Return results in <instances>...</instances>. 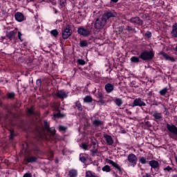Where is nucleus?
<instances>
[{
  "instance_id": "17",
  "label": "nucleus",
  "mask_w": 177,
  "mask_h": 177,
  "mask_svg": "<svg viewBox=\"0 0 177 177\" xmlns=\"http://www.w3.org/2000/svg\"><path fill=\"white\" fill-rule=\"evenodd\" d=\"M47 131V133L48 135H50L48 137H46L47 140H50V139H52V136H53L54 135H55L56 133V129H55V127H51L50 129H48Z\"/></svg>"
},
{
  "instance_id": "59",
  "label": "nucleus",
  "mask_w": 177,
  "mask_h": 177,
  "mask_svg": "<svg viewBox=\"0 0 177 177\" xmlns=\"http://www.w3.org/2000/svg\"><path fill=\"white\" fill-rule=\"evenodd\" d=\"M176 50L177 51V45H176Z\"/></svg>"
},
{
  "instance_id": "32",
  "label": "nucleus",
  "mask_w": 177,
  "mask_h": 177,
  "mask_svg": "<svg viewBox=\"0 0 177 177\" xmlns=\"http://www.w3.org/2000/svg\"><path fill=\"white\" fill-rule=\"evenodd\" d=\"M91 145H88L87 143H83L82 144V148L84 149V150H89L90 148H91Z\"/></svg>"
},
{
  "instance_id": "61",
  "label": "nucleus",
  "mask_w": 177,
  "mask_h": 177,
  "mask_svg": "<svg viewBox=\"0 0 177 177\" xmlns=\"http://www.w3.org/2000/svg\"><path fill=\"white\" fill-rule=\"evenodd\" d=\"M147 176L149 177V176L147 174Z\"/></svg>"
},
{
  "instance_id": "8",
  "label": "nucleus",
  "mask_w": 177,
  "mask_h": 177,
  "mask_svg": "<svg viewBox=\"0 0 177 177\" xmlns=\"http://www.w3.org/2000/svg\"><path fill=\"white\" fill-rule=\"evenodd\" d=\"M53 107L55 111H59V104H54ZM53 115L55 118H64V117H66V114L62 113H60V111H58L57 113H54Z\"/></svg>"
},
{
  "instance_id": "47",
  "label": "nucleus",
  "mask_w": 177,
  "mask_h": 177,
  "mask_svg": "<svg viewBox=\"0 0 177 177\" xmlns=\"http://www.w3.org/2000/svg\"><path fill=\"white\" fill-rule=\"evenodd\" d=\"M23 177H32V174L31 173H26L24 174Z\"/></svg>"
},
{
  "instance_id": "23",
  "label": "nucleus",
  "mask_w": 177,
  "mask_h": 177,
  "mask_svg": "<svg viewBox=\"0 0 177 177\" xmlns=\"http://www.w3.org/2000/svg\"><path fill=\"white\" fill-rule=\"evenodd\" d=\"M163 171L165 174H171V172H174V169L168 165L163 169Z\"/></svg>"
},
{
  "instance_id": "27",
  "label": "nucleus",
  "mask_w": 177,
  "mask_h": 177,
  "mask_svg": "<svg viewBox=\"0 0 177 177\" xmlns=\"http://www.w3.org/2000/svg\"><path fill=\"white\" fill-rule=\"evenodd\" d=\"M139 161L142 165L147 164L149 162V158L142 156L140 158Z\"/></svg>"
},
{
  "instance_id": "21",
  "label": "nucleus",
  "mask_w": 177,
  "mask_h": 177,
  "mask_svg": "<svg viewBox=\"0 0 177 177\" xmlns=\"http://www.w3.org/2000/svg\"><path fill=\"white\" fill-rule=\"evenodd\" d=\"M105 91L107 93H111L114 91V85L111 83H107L105 86Z\"/></svg>"
},
{
  "instance_id": "58",
  "label": "nucleus",
  "mask_w": 177,
  "mask_h": 177,
  "mask_svg": "<svg viewBox=\"0 0 177 177\" xmlns=\"http://www.w3.org/2000/svg\"><path fill=\"white\" fill-rule=\"evenodd\" d=\"M53 3V5H56V3Z\"/></svg>"
},
{
  "instance_id": "4",
  "label": "nucleus",
  "mask_w": 177,
  "mask_h": 177,
  "mask_svg": "<svg viewBox=\"0 0 177 177\" xmlns=\"http://www.w3.org/2000/svg\"><path fill=\"white\" fill-rule=\"evenodd\" d=\"M127 161L129 162V167H136V164L138 162V158H136V155L133 153H130L127 156Z\"/></svg>"
},
{
  "instance_id": "40",
  "label": "nucleus",
  "mask_w": 177,
  "mask_h": 177,
  "mask_svg": "<svg viewBox=\"0 0 177 177\" xmlns=\"http://www.w3.org/2000/svg\"><path fill=\"white\" fill-rule=\"evenodd\" d=\"M80 160L82 162H85V161H86V158L85 157V156L84 154H80Z\"/></svg>"
},
{
  "instance_id": "60",
  "label": "nucleus",
  "mask_w": 177,
  "mask_h": 177,
  "mask_svg": "<svg viewBox=\"0 0 177 177\" xmlns=\"http://www.w3.org/2000/svg\"><path fill=\"white\" fill-rule=\"evenodd\" d=\"M151 1H157V0H151Z\"/></svg>"
},
{
  "instance_id": "33",
  "label": "nucleus",
  "mask_w": 177,
  "mask_h": 177,
  "mask_svg": "<svg viewBox=\"0 0 177 177\" xmlns=\"http://www.w3.org/2000/svg\"><path fill=\"white\" fill-rule=\"evenodd\" d=\"M115 103L118 106V107H120L122 104V100L120 98H116L115 100Z\"/></svg>"
},
{
  "instance_id": "43",
  "label": "nucleus",
  "mask_w": 177,
  "mask_h": 177,
  "mask_svg": "<svg viewBox=\"0 0 177 177\" xmlns=\"http://www.w3.org/2000/svg\"><path fill=\"white\" fill-rule=\"evenodd\" d=\"M17 35L19 41H21V42H23V39L21 38V37H23V34H21V32H18Z\"/></svg>"
},
{
  "instance_id": "44",
  "label": "nucleus",
  "mask_w": 177,
  "mask_h": 177,
  "mask_svg": "<svg viewBox=\"0 0 177 177\" xmlns=\"http://www.w3.org/2000/svg\"><path fill=\"white\" fill-rule=\"evenodd\" d=\"M44 128L46 131L49 129V123L46 120L44 121Z\"/></svg>"
},
{
  "instance_id": "2",
  "label": "nucleus",
  "mask_w": 177,
  "mask_h": 177,
  "mask_svg": "<svg viewBox=\"0 0 177 177\" xmlns=\"http://www.w3.org/2000/svg\"><path fill=\"white\" fill-rule=\"evenodd\" d=\"M106 23L104 17H100L97 18L94 22V28L95 30H102L104 28V26H106Z\"/></svg>"
},
{
  "instance_id": "52",
  "label": "nucleus",
  "mask_w": 177,
  "mask_h": 177,
  "mask_svg": "<svg viewBox=\"0 0 177 177\" xmlns=\"http://www.w3.org/2000/svg\"><path fill=\"white\" fill-rule=\"evenodd\" d=\"M113 176H114V177H117V176H118V175L117 174V173H115V172H113Z\"/></svg>"
},
{
  "instance_id": "56",
  "label": "nucleus",
  "mask_w": 177,
  "mask_h": 177,
  "mask_svg": "<svg viewBox=\"0 0 177 177\" xmlns=\"http://www.w3.org/2000/svg\"><path fill=\"white\" fill-rule=\"evenodd\" d=\"M92 144L93 145V146H96V143L95 142H92Z\"/></svg>"
},
{
  "instance_id": "11",
  "label": "nucleus",
  "mask_w": 177,
  "mask_h": 177,
  "mask_svg": "<svg viewBox=\"0 0 177 177\" xmlns=\"http://www.w3.org/2000/svg\"><path fill=\"white\" fill-rule=\"evenodd\" d=\"M151 114H152V117H153L156 122H158V121H161L162 120V113L157 111H154L151 112Z\"/></svg>"
},
{
  "instance_id": "7",
  "label": "nucleus",
  "mask_w": 177,
  "mask_h": 177,
  "mask_svg": "<svg viewBox=\"0 0 177 177\" xmlns=\"http://www.w3.org/2000/svg\"><path fill=\"white\" fill-rule=\"evenodd\" d=\"M130 22L134 26H143V20L140 19L139 17H133L130 19Z\"/></svg>"
},
{
  "instance_id": "29",
  "label": "nucleus",
  "mask_w": 177,
  "mask_h": 177,
  "mask_svg": "<svg viewBox=\"0 0 177 177\" xmlns=\"http://www.w3.org/2000/svg\"><path fill=\"white\" fill-rule=\"evenodd\" d=\"M75 107L77 108V110L79 111H82V105L81 104V102L80 101H76L75 102Z\"/></svg>"
},
{
  "instance_id": "5",
  "label": "nucleus",
  "mask_w": 177,
  "mask_h": 177,
  "mask_svg": "<svg viewBox=\"0 0 177 177\" xmlns=\"http://www.w3.org/2000/svg\"><path fill=\"white\" fill-rule=\"evenodd\" d=\"M73 34V30L70 27V25H67L65 29L62 32V38L63 39H67Z\"/></svg>"
},
{
  "instance_id": "37",
  "label": "nucleus",
  "mask_w": 177,
  "mask_h": 177,
  "mask_svg": "<svg viewBox=\"0 0 177 177\" xmlns=\"http://www.w3.org/2000/svg\"><path fill=\"white\" fill-rule=\"evenodd\" d=\"M126 30L127 31H133V32L136 33V30L133 28H132L131 26H127L126 27Z\"/></svg>"
},
{
  "instance_id": "22",
  "label": "nucleus",
  "mask_w": 177,
  "mask_h": 177,
  "mask_svg": "<svg viewBox=\"0 0 177 177\" xmlns=\"http://www.w3.org/2000/svg\"><path fill=\"white\" fill-rule=\"evenodd\" d=\"M160 55L164 57L165 60H169V62H171L173 63L174 62H175V58L168 55V54L167 53L161 52Z\"/></svg>"
},
{
  "instance_id": "18",
  "label": "nucleus",
  "mask_w": 177,
  "mask_h": 177,
  "mask_svg": "<svg viewBox=\"0 0 177 177\" xmlns=\"http://www.w3.org/2000/svg\"><path fill=\"white\" fill-rule=\"evenodd\" d=\"M92 124L95 128H99V127H103L104 122L100 120V119H95L93 120Z\"/></svg>"
},
{
  "instance_id": "39",
  "label": "nucleus",
  "mask_w": 177,
  "mask_h": 177,
  "mask_svg": "<svg viewBox=\"0 0 177 177\" xmlns=\"http://www.w3.org/2000/svg\"><path fill=\"white\" fill-rule=\"evenodd\" d=\"M15 95L13 92L7 93V97H8V99H15Z\"/></svg>"
},
{
  "instance_id": "9",
  "label": "nucleus",
  "mask_w": 177,
  "mask_h": 177,
  "mask_svg": "<svg viewBox=\"0 0 177 177\" xmlns=\"http://www.w3.org/2000/svg\"><path fill=\"white\" fill-rule=\"evenodd\" d=\"M116 15H117V13H115V12L109 10L104 12L103 16H101V17H104V19H105V21L107 22V20H109V19H110L111 17H115Z\"/></svg>"
},
{
  "instance_id": "3",
  "label": "nucleus",
  "mask_w": 177,
  "mask_h": 177,
  "mask_svg": "<svg viewBox=\"0 0 177 177\" xmlns=\"http://www.w3.org/2000/svg\"><path fill=\"white\" fill-rule=\"evenodd\" d=\"M140 57L142 60H151L154 57V53L152 50H145L140 53Z\"/></svg>"
},
{
  "instance_id": "12",
  "label": "nucleus",
  "mask_w": 177,
  "mask_h": 177,
  "mask_svg": "<svg viewBox=\"0 0 177 177\" xmlns=\"http://www.w3.org/2000/svg\"><path fill=\"white\" fill-rule=\"evenodd\" d=\"M55 96L59 99H66L68 96V93H66L64 90H60L56 92Z\"/></svg>"
},
{
  "instance_id": "36",
  "label": "nucleus",
  "mask_w": 177,
  "mask_h": 177,
  "mask_svg": "<svg viewBox=\"0 0 177 177\" xmlns=\"http://www.w3.org/2000/svg\"><path fill=\"white\" fill-rule=\"evenodd\" d=\"M77 64H80V66H85L86 64V62L84 59H79L77 62Z\"/></svg>"
},
{
  "instance_id": "25",
  "label": "nucleus",
  "mask_w": 177,
  "mask_h": 177,
  "mask_svg": "<svg viewBox=\"0 0 177 177\" xmlns=\"http://www.w3.org/2000/svg\"><path fill=\"white\" fill-rule=\"evenodd\" d=\"M93 99L91 95H86L84 98V102L85 103H92Z\"/></svg>"
},
{
  "instance_id": "20",
  "label": "nucleus",
  "mask_w": 177,
  "mask_h": 177,
  "mask_svg": "<svg viewBox=\"0 0 177 177\" xmlns=\"http://www.w3.org/2000/svg\"><path fill=\"white\" fill-rule=\"evenodd\" d=\"M24 161L27 162H37V157L33 156H27L24 157Z\"/></svg>"
},
{
  "instance_id": "35",
  "label": "nucleus",
  "mask_w": 177,
  "mask_h": 177,
  "mask_svg": "<svg viewBox=\"0 0 177 177\" xmlns=\"http://www.w3.org/2000/svg\"><path fill=\"white\" fill-rule=\"evenodd\" d=\"M50 34H51V35H53V37H55L56 38V37H57V35H59V32L57 31V30L54 29L50 31Z\"/></svg>"
},
{
  "instance_id": "38",
  "label": "nucleus",
  "mask_w": 177,
  "mask_h": 177,
  "mask_svg": "<svg viewBox=\"0 0 177 177\" xmlns=\"http://www.w3.org/2000/svg\"><path fill=\"white\" fill-rule=\"evenodd\" d=\"M80 46H81V48L88 46V42H86V41H82L80 43Z\"/></svg>"
},
{
  "instance_id": "6",
  "label": "nucleus",
  "mask_w": 177,
  "mask_h": 177,
  "mask_svg": "<svg viewBox=\"0 0 177 177\" xmlns=\"http://www.w3.org/2000/svg\"><path fill=\"white\" fill-rule=\"evenodd\" d=\"M77 32L80 35H82V37H88V35H91V30L83 26L78 28Z\"/></svg>"
},
{
  "instance_id": "16",
  "label": "nucleus",
  "mask_w": 177,
  "mask_h": 177,
  "mask_svg": "<svg viewBox=\"0 0 177 177\" xmlns=\"http://www.w3.org/2000/svg\"><path fill=\"white\" fill-rule=\"evenodd\" d=\"M107 162L108 164H109V165H112V167H114V168H116V169H118L119 172H121L122 171H123L122 168H121V166L117 164V162H115L111 160H109Z\"/></svg>"
},
{
  "instance_id": "28",
  "label": "nucleus",
  "mask_w": 177,
  "mask_h": 177,
  "mask_svg": "<svg viewBox=\"0 0 177 177\" xmlns=\"http://www.w3.org/2000/svg\"><path fill=\"white\" fill-rule=\"evenodd\" d=\"M167 93L168 87H165L159 91V93L161 96H165V95H167Z\"/></svg>"
},
{
  "instance_id": "63",
  "label": "nucleus",
  "mask_w": 177,
  "mask_h": 177,
  "mask_svg": "<svg viewBox=\"0 0 177 177\" xmlns=\"http://www.w3.org/2000/svg\"><path fill=\"white\" fill-rule=\"evenodd\" d=\"M0 169H1V166H0Z\"/></svg>"
},
{
  "instance_id": "48",
  "label": "nucleus",
  "mask_w": 177,
  "mask_h": 177,
  "mask_svg": "<svg viewBox=\"0 0 177 177\" xmlns=\"http://www.w3.org/2000/svg\"><path fill=\"white\" fill-rule=\"evenodd\" d=\"M28 114H34V109L30 108L28 109Z\"/></svg>"
},
{
  "instance_id": "1",
  "label": "nucleus",
  "mask_w": 177,
  "mask_h": 177,
  "mask_svg": "<svg viewBox=\"0 0 177 177\" xmlns=\"http://www.w3.org/2000/svg\"><path fill=\"white\" fill-rule=\"evenodd\" d=\"M166 128L167 131L169 132V136L171 139H174V140H177V127L174 124H167Z\"/></svg>"
},
{
  "instance_id": "13",
  "label": "nucleus",
  "mask_w": 177,
  "mask_h": 177,
  "mask_svg": "<svg viewBox=\"0 0 177 177\" xmlns=\"http://www.w3.org/2000/svg\"><path fill=\"white\" fill-rule=\"evenodd\" d=\"M150 167H151V169H154V171H158V168L160 167V163H158V161L157 160H151L149 162Z\"/></svg>"
},
{
  "instance_id": "14",
  "label": "nucleus",
  "mask_w": 177,
  "mask_h": 177,
  "mask_svg": "<svg viewBox=\"0 0 177 177\" xmlns=\"http://www.w3.org/2000/svg\"><path fill=\"white\" fill-rule=\"evenodd\" d=\"M104 138L105 142H106L107 145H109V146H113V143H114V140H113V137H111V136L104 134Z\"/></svg>"
},
{
  "instance_id": "42",
  "label": "nucleus",
  "mask_w": 177,
  "mask_h": 177,
  "mask_svg": "<svg viewBox=\"0 0 177 177\" xmlns=\"http://www.w3.org/2000/svg\"><path fill=\"white\" fill-rule=\"evenodd\" d=\"M60 6H66V0H58Z\"/></svg>"
},
{
  "instance_id": "62",
  "label": "nucleus",
  "mask_w": 177,
  "mask_h": 177,
  "mask_svg": "<svg viewBox=\"0 0 177 177\" xmlns=\"http://www.w3.org/2000/svg\"><path fill=\"white\" fill-rule=\"evenodd\" d=\"M0 94H1V91H0Z\"/></svg>"
},
{
  "instance_id": "19",
  "label": "nucleus",
  "mask_w": 177,
  "mask_h": 177,
  "mask_svg": "<svg viewBox=\"0 0 177 177\" xmlns=\"http://www.w3.org/2000/svg\"><path fill=\"white\" fill-rule=\"evenodd\" d=\"M171 35L173 38H177V23L173 24L171 27Z\"/></svg>"
},
{
  "instance_id": "15",
  "label": "nucleus",
  "mask_w": 177,
  "mask_h": 177,
  "mask_svg": "<svg viewBox=\"0 0 177 177\" xmlns=\"http://www.w3.org/2000/svg\"><path fill=\"white\" fill-rule=\"evenodd\" d=\"M15 18L17 21H19V23H21V21H24V15L20 12H17L15 13Z\"/></svg>"
},
{
  "instance_id": "24",
  "label": "nucleus",
  "mask_w": 177,
  "mask_h": 177,
  "mask_svg": "<svg viewBox=\"0 0 177 177\" xmlns=\"http://www.w3.org/2000/svg\"><path fill=\"white\" fill-rule=\"evenodd\" d=\"M78 176V171L76 169H71L69 171L70 177H77Z\"/></svg>"
},
{
  "instance_id": "41",
  "label": "nucleus",
  "mask_w": 177,
  "mask_h": 177,
  "mask_svg": "<svg viewBox=\"0 0 177 177\" xmlns=\"http://www.w3.org/2000/svg\"><path fill=\"white\" fill-rule=\"evenodd\" d=\"M97 97H99L100 102V100H103V93H102L100 91H97Z\"/></svg>"
},
{
  "instance_id": "26",
  "label": "nucleus",
  "mask_w": 177,
  "mask_h": 177,
  "mask_svg": "<svg viewBox=\"0 0 177 177\" xmlns=\"http://www.w3.org/2000/svg\"><path fill=\"white\" fill-rule=\"evenodd\" d=\"M67 127L63 126V125H59L58 127V130L59 132H62V133H64L65 132L67 131Z\"/></svg>"
},
{
  "instance_id": "31",
  "label": "nucleus",
  "mask_w": 177,
  "mask_h": 177,
  "mask_svg": "<svg viewBox=\"0 0 177 177\" xmlns=\"http://www.w3.org/2000/svg\"><path fill=\"white\" fill-rule=\"evenodd\" d=\"M8 38H9L10 41H12L13 37H15V31L12 30L8 32L7 35Z\"/></svg>"
},
{
  "instance_id": "54",
  "label": "nucleus",
  "mask_w": 177,
  "mask_h": 177,
  "mask_svg": "<svg viewBox=\"0 0 177 177\" xmlns=\"http://www.w3.org/2000/svg\"><path fill=\"white\" fill-rule=\"evenodd\" d=\"M37 84H41V80H37Z\"/></svg>"
},
{
  "instance_id": "10",
  "label": "nucleus",
  "mask_w": 177,
  "mask_h": 177,
  "mask_svg": "<svg viewBox=\"0 0 177 177\" xmlns=\"http://www.w3.org/2000/svg\"><path fill=\"white\" fill-rule=\"evenodd\" d=\"M133 107H136V106L142 107L143 106H146V103L145 102L142 101L141 98L138 97V98H136L133 100Z\"/></svg>"
},
{
  "instance_id": "51",
  "label": "nucleus",
  "mask_w": 177,
  "mask_h": 177,
  "mask_svg": "<svg viewBox=\"0 0 177 177\" xmlns=\"http://www.w3.org/2000/svg\"><path fill=\"white\" fill-rule=\"evenodd\" d=\"M118 2V0H111V3H117Z\"/></svg>"
},
{
  "instance_id": "46",
  "label": "nucleus",
  "mask_w": 177,
  "mask_h": 177,
  "mask_svg": "<svg viewBox=\"0 0 177 177\" xmlns=\"http://www.w3.org/2000/svg\"><path fill=\"white\" fill-rule=\"evenodd\" d=\"M145 37H147V38H151V32L147 31L145 33Z\"/></svg>"
},
{
  "instance_id": "50",
  "label": "nucleus",
  "mask_w": 177,
  "mask_h": 177,
  "mask_svg": "<svg viewBox=\"0 0 177 177\" xmlns=\"http://www.w3.org/2000/svg\"><path fill=\"white\" fill-rule=\"evenodd\" d=\"M147 95L149 96V97H151V96H153V91H149V92L147 93Z\"/></svg>"
},
{
  "instance_id": "55",
  "label": "nucleus",
  "mask_w": 177,
  "mask_h": 177,
  "mask_svg": "<svg viewBox=\"0 0 177 177\" xmlns=\"http://www.w3.org/2000/svg\"><path fill=\"white\" fill-rule=\"evenodd\" d=\"M53 10H55V13H57V10L55 8H53Z\"/></svg>"
},
{
  "instance_id": "34",
  "label": "nucleus",
  "mask_w": 177,
  "mask_h": 177,
  "mask_svg": "<svg viewBox=\"0 0 177 177\" xmlns=\"http://www.w3.org/2000/svg\"><path fill=\"white\" fill-rule=\"evenodd\" d=\"M102 169L104 172H110L111 171V168L109 165L104 166Z\"/></svg>"
},
{
  "instance_id": "57",
  "label": "nucleus",
  "mask_w": 177,
  "mask_h": 177,
  "mask_svg": "<svg viewBox=\"0 0 177 177\" xmlns=\"http://www.w3.org/2000/svg\"><path fill=\"white\" fill-rule=\"evenodd\" d=\"M171 177H177V174H174Z\"/></svg>"
},
{
  "instance_id": "53",
  "label": "nucleus",
  "mask_w": 177,
  "mask_h": 177,
  "mask_svg": "<svg viewBox=\"0 0 177 177\" xmlns=\"http://www.w3.org/2000/svg\"><path fill=\"white\" fill-rule=\"evenodd\" d=\"M44 2H45V1H46L48 2V3H49V2H52V0H43Z\"/></svg>"
},
{
  "instance_id": "45",
  "label": "nucleus",
  "mask_w": 177,
  "mask_h": 177,
  "mask_svg": "<svg viewBox=\"0 0 177 177\" xmlns=\"http://www.w3.org/2000/svg\"><path fill=\"white\" fill-rule=\"evenodd\" d=\"M10 139H14V138H15V131H10Z\"/></svg>"
},
{
  "instance_id": "49",
  "label": "nucleus",
  "mask_w": 177,
  "mask_h": 177,
  "mask_svg": "<svg viewBox=\"0 0 177 177\" xmlns=\"http://www.w3.org/2000/svg\"><path fill=\"white\" fill-rule=\"evenodd\" d=\"M124 113H127V114H129V115H131V114H132V112H131L129 110H128V109H125L124 110Z\"/></svg>"
},
{
  "instance_id": "30",
  "label": "nucleus",
  "mask_w": 177,
  "mask_h": 177,
  "mask_svg": "<svg viewBox=\"0 0 177 177\" xmlns=\"http://www.w3.org/2000/svg\"><path fill=\"white\" fill-rule=\"evenodd\" d=\"M139 59H140V57H136V56H133L131 57L130 60L131 63H139Z\"/></svg>"
}]
</instances>
